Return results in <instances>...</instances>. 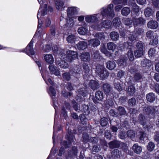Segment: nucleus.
Segmentation results:
<instances>
[{
	"instance_id": "f257e3e1",
	"label": "nucleus",
	"mask_w": 159,
	"mask_h": 159,
	"mask_svg": "<svg viewBox=\"0 0 159 159\" xmlns=\"http://www.w3.org/2000/svg\"><path fill=\"white\" fill-rule=\"evenodd\" d=\"M95 71L96 74L101 78L104 79L109 75V73L106 71V69L102 65L97 64Z\"/></svg>"
},
{
	"instance_id": "f03ea898",
	"label": "nucleus",
	"mask_w": 159,
	"mask_h": 159,
	"mask_svg": "<svg viewBox=\"0 0 159 159\" xmlns=\"http://www.w3.org/2000/svg\"><path fill=\"white\" fill-rule=\"evenodd\" d=\"M113 4H110L108 5L107 9L103 8L102 11V16H104L107 15L112 17L114 16V12L113 10Z\"/></svg>"
},
{
	"instance_id": "7ed1b4c3",
	"label": "nucleus",
	"mask_w": 159,
	"mask_h": 159,
	"mask_svg": "<svg viewBox=\"0 0 159 159\" xmlns=\"http://www.w3.org/2000/svg\"><path fill=\"white\" fill-rule=\"evenodd\" d=\"M66 137L67 140L68 141L69 143H68L67 142L64 141L62 144L64 146L65 148H67L69 147L71 143L72 142H75V137L71 133H68V134H66Z\"/></svg>"
},
{
	"instance_id": "20e7f679",
	"label": "nucleus",
	"mask_w": 159,
	"mask_h": 159,
	"mask_svg": "<svg viewBox=\"0 0 159 159\" xmlns=\"http://www.w3.org/2000/svg\"><path fill=\"white\" fill-rule=\"evenodd\" d=\"M67 54L66 59V61L69 62L72 61L78 57L77 52L69 50L67 51Z\"/></svg>"
},
{
	"instance_id": "39448f33",
	"label": "nucleus",
	"mask_w": 159,
	"mask_h": 159,
	"mask_svg": "<svg viewBox=\"0 0 159 159\" xmlns=\"http://www.w3.org/2000/svg\"><path fill=\"white\" fill-rule=\"evenodd\" d=\"M47 10L46 9H43L40 8L39 10L37 15V17L38 19V28H40L42 25V21H41V24H39V19L42 18V17L44 16L47 14Z\"/></svg>"
},
{
	"instance_id": "423d86ee",
	"label": "nucleus",
	"mask_w": 159,
	"mask_h": 159,
	"mask_svg": "<svg viewBox=\"0 0 159 159\" xmlns=\"http://www.w3.org/2000/svg\"><path fill=\"white\" fill-rule=\"evenodd\" d=\"M108 147L111 149L118 148L120 146V142L116 140H114L108 143Z\"/></svg>"
},
{
	"instance_id": "0eeeda50",
	"label": "nucleus",
	"mask_w": 159,
	"mask_h": 159,
	"mask_svg": "<svg viewBox=\"0 0 159 159\" xmlns=\"http://www.w3.org/2000/svg\"><path fill=\"white\" fill-rule=\"evenodd\" d=\"M116 109L117 111L118 117L122 116H127V112L123 107L119 106L116 108Z\"/></svg>"
},
{
	"instance_id": "6e6552de",
	"label": "nucleus",
	"mask_w": 159,
	"mask_h": 159,
	"mask_svg": "<svg viewBox=\"0 0 159 159\" xmlns=\"http://www.w3.org/2000/svg\"><path fill=\"white\" fill-rule=\"evenodd\" d=\"M56 63L57 65L62 68L66 69L68 68L69 66L67 62L61 60L60 59H57Z\"/></svg>"
},
{
	"instance_id": "1a4fd4ad",
	"label": "nucleus",
	"mask_w": 159,
	"mask_h": 159,
	"mask_svg": "<svg viewBox=\"0 0 159 159\" xmlns=\"http://www.w3.org/2000/svg\"><path fill=\"white\" fill-rule=\"evenodd\" d=\"M33 43L31 41L25 50V52L28 55H33L34 54V52L33 48Z\"/></svg>"
},
{
	"instance_id": "9d476101",
	"label": "nucleus",
	"mask_w": 159,
	"mask_h": 159,
	"mask_svg": "<svg viewBox=\"0 0 159 159\" xmlns=\"http://www.w3.org/2000/svg\"><path fill=\"white\" fill-rule=\"evenodd\" d=\"M87 43L85 41H80L76 44L75 47L79 50H84L87 48Z\"/></svg>"
},
{
	"instance_id": "9b49d317",
	"label": "nucleus",
	"mask_w": 159,
	"mask_h": 159,
	"mask_svg": "<svg viewBox=\"0 0 159 159\" xmlns=\"http://www.w3.org/2000/svg\"><path fill=\"white\" fill-rule=\"evenodd\" d=\"M78 152L77 147L73 146L71 150H69L68 152V155L70 158H73L76 156Z\"/></svg>"
},
{
	"instance_id": "f8f14e48",
	"label": "nucleus",
	"mask_w": 159,
	"mask_h": 159,
	"mask_svg": "<svg viewBox=\"0 0 159 159\" xmlns=\"http://www.w3.org/2000/svg\"><path fill=\"white\" fill-rule=\"evenodd\" d=\"M80 57L81 60L84 61H89L90 60V55L89 52H83L81 53Z\"/></svg>"
},
{
	"instance_id": "ddd939ff",
	"label": "nucleus",
	"mask_w": 159,
	"mask_h": 159,
	"mask_svg": "<svg viewBox=\"0 0 159 159\" xmlns=\"http://www.w3.org/2000/svg\"><path fill=\"white\" fill-rule=\"evenodd\" d=\"M56 8L57 10L62 11L64 9V0H57L55 3Z\"/></svg>"
},
{
	"instance_id": "4468645a",
	"label": "nucleus",
	"mask_w": 159,
	"mask_h": 159,
	"mask_svg": "<svg viewBox=\"0 0 159 159\" xmlns=\"http://www.w3.org/2000/svg\"><path fill=\"white\" fill-rule=\"evenodd\" d=\"M158 23L157 21L154 20H151L148 22V28L152 29L157 28L158 26Z\"/></svg>"
},
{
	"instance_id": "2eb2a0df",
	"label": "nucleus",
	"mask_w": 159,
	"mask_h": 159,
	"mask_svg": "<svg viewBox=\"0 0 159 159\" xmlns=\"http://www.w3.org/2000/svg\"><path fill=\"white\" fill-rule=\"evenodd\" d=\"M99 84L98 82L94 80H91L89 83L90 87L93 90L97 89L99 88Z\"/></svg>"
},
{
	"instance_id": "dca6fc26",
	"label": "nucleus",
	"mask_w": 159,
	"mask_h": 159,
	"mask_svg": "<svg viewBox=\"0 0 159 159\" xmlns=\"http://www.w3.org/2000/svg\"><path fill=\"white\" fill-rule=\"evenodd\" d=\"M49 70L51 72L55 75L58 76L60 74L59 71L57 70L56 67L53 65H50L49 66Z\"/></svg>"
},
{
	"instance_id": "f3484780",
	"label": "nucleus",
	"mask_w": 159,
	"mask_h": 159,
	"mask_svg": "<svg viewBox=\"0 0 159 159\" xmlns=\"http://www.w3.org/2000/svg\"><path fill=\"white\" fill-rule=\"evenodd\" d=\"M88 42L90 45L93 47H97L100 44V42L98 39H92L89 40Z\"/></svg>"
},
{
	"instance_id": "a211bd4d",
	"label": "nucleus",
	"mask_w": 159,
	"mask_h": 159,
	"mask_svg": "<svg viewBox=\"0 0 159 159\" xmlns=\"http://www.w3.org/2000/svg\"><path fill=\"white\" fill-rule=\"evenodd\" d=\"M44 59L48 63L52 64L54 62V59L52 54H46L44 56Z\"/></svg>"
},
{
	"instance_id": "6ab92c4d",
	"label": "nucleus",
	"mask_w": 159,
	"mask_h": 159,
	"mask_svg": "<svg viewBox=\"0 0 159 159\" xmlns=\"http://www.w3.org/2000/svg\"><path fill=\"white\" fill-rule=\"evenodd\" d=\"M67 11L68 17H71L72 15L76 13L77 12V10L75 7H69Z\"/></svg>"
},
{
	"instance_id": "aec40b11",
	"label": "nucleus",
	"mask_w": 159,
	"mask_h": 159,
	"mask_svg": "<svg viewBox=\"0 0 159 159\" xmlns=\"http://www.w3.org/2000/svg\"><path fill=\"white\" fill-rule=\"evenodd\" d=\"M87 93V91L85 88H81L79 89L77 96L80 98L81 96L85 97Z\"/></svg>"
},
{
	"instance_id": "412c9836",
	"label": "nucleus",
	"mask_w": 159,
	"mask_h": 159,
	"mask_svg": "<svg viewBox=\"0 0 159 159\" xmlns=\"http://www.w3.org/2000/svg\"><path fill=\"white\" fill-rule=\"evenodd\" d=\"M103 89L105 94L109 93L111 89L110 85L108 83L104 84H103Z\"/></svg>"
},
{
	"instance_id": "4be33fe9",
	"label": "nucleus",
	"mask_w": 159,
	"mask_h": 159,
	"mask_svg": "<svg viewBox=\"0 0 159 159\" xmlns=\"http://www.w3.org/2000/svg\"><path fill=\"white\" fill-rule=\"evenodd\" d=\"M143 110L147 114L153 113L155 111V109L153 107L148 106H146Z\"/></svg>"
},
{
	"instance_id": "5701e85b",
	"label": "nucleus",
	"mask_w": 159,
	"mask_h": 159,
	"mask_svg": "<svg viewBox=\"0 0 159 159\" xmlns=\"http://www.w3.org/2000/svg\"><path fill=\"white\" fill-rule=\"evenodd\" d=\"M76 37L73 34L69 35L66 38V40L69 43H75L76 40Z\"/></svg>"
},
{
	"instance_id": "b1692460",
	"label": "nucleus",
	"mask_w": 159,
	"mask_h": 159,
	"mask_svg": "<svg viewBox=\"0 0 159 159\" xmlns=\"http://www.w3.org/2000/svg\"><path fill=\"white\" fill-rule=\"evenodd\" d=\"M111 39L114 41H116L118 39L119 34L118 33L115 31L111 32L110 34Z\"/></svg>"
},
{
	"instance_id": "393cba45",
	"label": "nucleus",
	"mask_w": 159,
	"mask_h": 159,
	"mask_svg": "<svg viewBox=\"0 0 159 159\" xmlns=\"http://www.w3.org/2000/svg\"><path fill=\"white\" fill-rule=\"evenodd\" d=\"M116 66L114 61H110L107 63V67L110 70L113 69Z\"/></svg>"
},
{
	"instance_id": "a878e982",
	"label": "nucleus",
	"mask_w": 159,
	"mask_h": 159,
	"mask_svg": "<svg viewBox=\"0 0 159 159\" xmlns=\"http://www.w3.org/2000/svg\"><path fill=\"white\" fill-rule=\"evenodd\" d=\"M112 156L114 159L120 158V154L119 151L117 149H114L112 152Z\"/></svg>"
},
{
	"instance_id": "bb28decb",
	"label": "nucleus",
	"mask_w": 159,
	"mask_h": 159,
	"mask_svg": "<svg viewBox=\"0 0 159 159\" xmlns=\"http://www.w3.org/2000/svg\"><path fill=\"white\" fill-rule=\"evenodd\" d=\"M147 100L150 102H153L155 99V95L152 93H150L148 94L146 96Z\"/></svg>"
},
{
	"instance_id": "cd10ccee",
	"label": "nucleus",
	"mask_w": 159,
	"mask_h": 159,
	"mask_svg": "<svg viewBox=\"0 0 159 159\" xmlns=\"http://www.w3.org/2000/svg\"><path fill=\"white\" fill-rule=\"evenodd\" d=\"M135 88L133 85L129 86L127 89V93L129 95H132L135 92Z\"/></svg>"
},
{
	"instance_id": "c85d7f7f",
	"label": "nucleus",
	"mask_w": 159,
	"mask_h": 159,
	"mask_svg": "<svg viewBox=\"0 0 159 159\" xmlns=\"http://www.w3.org/2000/svg\"><path fill=\"white\" fill-rule=\"evenodd\" d=\"M144 13L146 17H149L152 15L153 11L151 8H148L145 10Z\"/></svg>"
},
{
	"instance_id": "c756f323",
	"label": "nucleus",
	"mask_w": 159,
	"mask_h": 159,
	"mask_svg": "<svg viewBox=\"0 0 159 159\" xmlns=\"http://www.w3.org/2000/svg\"><path fill=\"white\" fill-rule=\"evenodd\" d=\"M95 97L98 100H102L103 98V92L102 91H97L95 93Z\"/></svg>"
},
{
	"instance_id": "7c9ffc66",
	"label": "nucleus",
	"mask_w": 159,
	"mask_h": 159,
	"mask_svg": "<svg viewBox=\"0 0 159 159\" xmlns=\"http://www.w3.org/2000/svg\"><path fill=\"white\" fill-rule=\"evenodd\" d=\"M130 9L126 7L123 8L121 11V13L122 15L124 16H127L130 13Z\"/></svg>"
},
{
	"instance_id": "2f4dec72",
	"label": "nucleus",
	"mask_w": 159,
	"mask_h": 159,
	"mask_svg": "<svg viewBox=\"0 0 159 159\" xmlns=\"http://www.w3.org/2000/svg\"><path fill=\"white\" fill-rule=\"evenodd\" d=\"M101 24L102 27L106 28H109L111 26V22L109 20H107L102 22Z\"/></svg>"
},
{
	"instance_id": "473e14b6",
	"label": "nucleus",
	"mask_w": 159,
	"mask_h": 159,
	"mask_svg": "<svg viewBox=\"0 0 159 159\" xmlns=\"http://www.w3.org/2000/svg\"><path fill=\"white\" fill-rule=\"evenodd\" d=\"M114 85L116 89H117L119 91H121L122 90V89L120 86V82L119 80L117 79L115 80Z\"/></svg>"
},
{
	"instance_id": "72a5a7b5",
	"label": "nucleus",
	"mask_w": 159,
	"mask_h": 159,
	"mask_svg": "<svg viewBox=\"0 0 159 159\" xmlns=\"http://www.w3.org/2000/svg\"><path fill=\"white\" fill-rule=\"evenodd\" d=\"M116 46L113 43L110 42L107 44V48L109 50L114 51L116 48Z\"/></svg>"
},
{
	"instance_id": "f704fd0d",
	"label": "nucleus",
	"mask_w": 159,
	"mask_h": 159,
	"mask_svg": "<svg viewBox=\"0 0 159 159\" xmlns=\"http://www.w3.org/2000/svg\"><path fill=\"white\" fill-rule=\"evenodd\" d=\"M113 25L117 27H119V25L121 24V21L120 19L119 18H115L113 20Z\"/></svg>"
},
{
	"instance_id": "c9c22d12",
	"label": "nucleus",
	"mask_w": 159,
	"mask_h": 159,
	"mask_svg": "<svg viewBox=\"0 0 159 159\" xmlns=\"http://www.w3.org/2000/svg\"><path fill=\"white\" fill-rule=\"evenodd\" d=\"M154 38H152V39L150 41V44L153 46L155 45L158 44V38L157 35H155Z\"/></svg>"
},
{
	"instance_id": "e433bc0d",
	"label": "nucleus",
	"mask_w": 159,
	"mask_h": 159,
	"mask_svg": "<svg viewBox=\"0 0 159 159\" xmlns=\"http://www.w3.org/2000/svg\"><path fill=\"white\" fill-rule=\"evenodd\" d=\"M155 35H157L156 34L154 33V32L151 30L148 31L146 34V36L150 39L154 38L155 36Z\"/></svg>"
},
{
	"instance_id": "4c0bfd02",
	"label": "nucleus",
	"mask_w": 159,
	"mask_h": 159,
	"mask_svg": "<svg viewBox=\"0 0 159 159\" xmlns=\"http://www.w3.org/2000/svg\"><path fill=\"white\" fill-rule=\"evenodd\" d=\"M123 23L125 25L129 26L131 25L133 22L129 18H124L123 19Z\"/></svg>"
},
{
	"instance_id": "58836bf2",
	"label": "nucleus",
	"mask_w": 159,
	"mask_h": 159,
	"mask_svg": "<svg viewBox=\"0 0 159 159\" xmlns=\"http://www.w3.org/2000/svg\"><path fill=\"white\" fill-rule=\"evenodd\" d=\"M90 137L87 133H84L83 134V141L84 142L87 143L89 141Z\"/></svg>"
},
{
	"instance_id": "ea45409f",
	"label": "nucleus",
	"mask_w": 159,
	"mask_h": 159,
	"mask_svg": "<svg viewBox=\"0 0 159 159\" xmlns=\"http://www.w3.org/2000/svg\"><path fill=\"white\" fill-rule=\"evenodd\" d=\"M145 44L144 43H140V56L143 54L145 51Z\"/></svg>"
},
{
	"instance_id": "a19ab883",
	"label": "nucleus",
	"mask_w": 159,
	"mask_h": 159,
	"mask_svg": "<svg viewBox=\"0 0 159 159\" xmlns=\"http://www.w3.org/2000/svg\"><path fill=\"white\" fill-rule=\"evenodd\" d=\"M78 33L81 35H85L87 32V29L84 27H81L78 30Z\"/></svg>"
},
{
	"instance_id": "79ce46f5",
	"label": "nucleus",
	"mask_w": 159,
	"mask_h": 159,
	"mask_svg": "<svg viewBox=\"0 0 159 159\" xmlns=\"http://www.w3.org/2000/svg\"><path fill=\"white\" fill-rule=\"evenodd\" d=\"M63 78L67 81L70 80L71 79L70 74L69 72H65L62 74Z\"/></svg>"
},
{
	"instance_id": "37998d69",
	"label": "nucleus",
	"mask_w": 159,
	"mask_h": 159,
	"mask_svg": "<svg viewBox=\"0 0 159 159\" xmlns=\"http://www.w3.org/2000/svg\"><path fill=\"white\" fill-rule=\"evenodd\" d=\"M127 134L128 137L131 139L134 138L135 135L134 131L132 130L128 131Z\"/></svg>"
},
{
	"instance_id": "c03bdc74",
	"label": "nucleus",
	"mask_w": 159,
	"mask_h": 159,
	"mask_svg": "<svg viewBox=\"0 0 159 159\" xmlns=\"http://www.w3.org/2000/svg\"><path fill=\"white\" fill-rule=\"evenodd\" d=\"M150 61L148 60L145 59H143L142 61L141 65L142 66L146 67L149 66V65Z\"/></svg>"
},
{
	"instance_id": "a18cd8bd",
	"label": "nucleus",
	"mask_w": 159,
	"mask_h": 159,
	"mask_svg": "<svg viewBox=\"0 0 159 159\" xmlns=\"http://www.w3.org/2000/svg\"><path fill=\"white\" fill-rule=\"evenodd\" d=\"M108 120L107 118H102L100 121V124L102 126H105L107 124Z\"/></svg>"
},
{
	"instance_id": "49530a36",
	"label": "nucleus",
	"mask_w": 159,
	"mask_h": 159,
	"mask_svg": "<svg viewBox=\"0 0 159 159\" xmlns=\"http://www.w3.org/2000/svg\"><path fill=\"white\" fill-rule=\"evenodd\" d=\"M95 37L98 39L103 40L105 38V36L103 33H97L95 35Z\"/></svg>"
},
{
	"instance_id": "de8ad7c7",
	"label": "nucleus",
	"mask_w": 159,
	"mask_h": 159,
	"mask_svg": "<svg viewBox=\"0 0 159 159\" xmlns=\"http://www.w3.org/2000/svg\"><path fill=\"white\" fill-rule=\"evenodd\" d=\"M79 117L81 123L83 125L86 124L87 120L85 115L83 114H81L80 116Z\"/></svg>"
},
{
	"instance_id": "09e8293b",
	"label": "nucleus",
	"mask_w": 159,
	"mask_h": 159,
	"mask_svg": "<svg viewBox=\"0 0 159 159\" xmlns=\"http://www.w3.org/2000/svg\"><path fill=\"white\" fill-rule=\"evenodd\" d=\"M154 144L152 142H150L147 146V149L149 151L151 152L154 149Z\"/></svg>"
},
{
	"instance_id": "8fccbe9b",
	"label": "nucleus",
	"mask_w": 159,
	"mask_h": 159,
	"mask_svg": "<svg viewBox=\"0 0 159 159\" xmlns=\"http://www.w3.org/2000/svg\"><path fill=\"white\" fill-rule=\"evenodd\" d=\"M128 56L130 61H132L134 60V57L133 51L131 49H129L128 52Z\"/></svg>"
},
{
	"instance_id": "3c124183",
	"label": "nucleus",
	"mask_w": 159,
	"mask_h": 159,
	"mask_svg": "<svg viewBox=\"0 0 159 159\" xmlns=\"http://www.w3.org/2000/svg\"><path fill=\"white\" fill-rule=\"evenodd\" d=\"M51 49V46L49 45H46L43 47V49L45 52H49Z\"/></svg>"
},
{
	"instance_id": "603ef678",
	"label": "nucleus",
	"mask_w": 159,
	"mask_h": 159,
	"mask_svg": "<svg viewBox=\"0 0 159 159\" xmlns=\"http://www.w3.org/2000/svg\"><path fill=\"white\" fill-rule=\"evenodd\" d=\"M49 92H50L51 93V95L53 97L54 96L55 97L56 96V91L54 89V88H53L52 86H50L49 89ZM53 98V97L52 98Z\"/></svg>"
},
{
	"instance_id": "864d4df0",
	"label": "nucleus",
	"mask_w": 159,
	"mask_h": 159,
	"mask_svg": "<svg viewBox=\"0 0 159 159\" xmlns=\"http://www.w3.org/2000/svg\"><path fill=\"white\" fill-rule=\"evenodd\" d=\"M74 25L73 19H70L67 20V25L68 27H70L73 26Z\"/></svg>"
},
{
	"instance_id": "5fc2aeb1",
	"label": "nucleus",
	"mask_w": 159,
	"mask_h": 159,
	"mask_svg": "<svg viewBox=\"0 0 159 159\" xmlns=\"http://www.w3.org/2000/svg\"><path fill=\"white\" fill-rule=\"evenodd\" d=\"M133 149L135 152L137 154H139V148L138 144H134L133 146Z\"/></svg>"
},
{
	"instance_id": "6e6d98bb",
	"label": "nucleus",
	"mask_w": 159,
	"mask_h": 159,
	"mask_svg": "<svg viewBox=\"0 0 159 159\" xmlns=\"http://www.w3.org/2000/svg\"><path fill=\"white\" fill-rule=\"evenodd\" d=\"M72 103L73 107L75 111H77L80 110V107L79 106H78V104L77 102L75 101H73Z\"/></svg>"
},
{
	"instance_id": "4d7b16f0",
	"label": "nucleus",
	"mask_w": 159,
	"mask_h": 159,
	"mask_svg": "<svg viewBox=\"0 0 159 159\" xmlns=\"http://www.w3.org/2000/svg\"><path fill=\"white\" fill-rule=\"evenodd\" d=\"M92 56L95 59L98 58L100 56L99 51L98 50L94 51L92 53Z\"/></svg>"
},
{
	"instance_id": "13d9d810",
	"label": "nucleus",
	"mask_w": 159,
	"mask_h": 159,
	"mask_svg": "<svg viewBox=\"0 0 159 159\" xmlns=\"http://www.w3.org/2000/svg\"><path fill=\"white\" fill-rule=\"evenodd\" d=\"M56 28L55 26L52 25L50 28L51 34L53 36H55L56 34Z\"/></svg>"
},
{
	"instance_id": "bf43d9fd",
	"label": "nucleus",
	"mask_w": 159,
	"mask_h": 159,
	"mask_svg": "<svg viewBox=\"0 0 159 159\" xmlns=\"http://www.w3.org/2000/svg\"><path fill=\"white\" fill-rule=\"evenodd\" d=\"M110 113L111 116L114 117H118L117 112H116L114 110H111L110 111Z\"/></svg>"
},
{
	"instance_id": "052dcab7",
	"label": "nucleus",
	"mask_w": 159,
	"mask_h": 159,
	"mask_svg": "<svg viewBox=\"0 0 159 159\" xmlns=\"http://www.w3.org/2000/svg\"><path fill=\"white\" fill-rule=\"evenodd\" d=\"M106 103L110 106H112L114 104L112 99L110 98L107 99Z\"/></svg>"
},
{
	"instance_id": "680f3d73",
	"label": "nucleus",
	"mask_w": 159,
	"mask_h": 159,
	"mask_svg": "<svg viewBox=\"0 0 159 159\" xmlns=\"http://www.w3.org/2000/svg\"><path fill=\"white\" fill-rule=\"evenodd\" d=\"M123 45L125 48H129L130 49L132 44L131 43L127 42L124 43Z\"/></svg>"
},
{
	"instance_id": "e2e57ef3",
	"label": "nucleus",
	"mask_w": 159,
	"mask_h": 159,
	"mask_svg": "<svg viewBox=\"0 0 159 159\" xmlns=\"http://www.w3.org/2000/svg\"><path fill=\"white\" fill-rule=\"evenodd\" d=\"M155 50L154 48L150 49L148 52L149 56L152 57L153 56L155 53Z\"/></svg>"
},
{
	"instance_id": "0e129e2a",
	"label": "nucleus",
	"mask_w": 159,
	"mask_h": 159,
	"mask_svg": "<svg viewBox=\"0 0 159 159\" xmlns=\"http://www.w3.org/2000/svg\"><path fill=\"white\" fill-rule=\"evenodd\" d=\"M133 11L136 13H138L139 11V7L135 4L133 5Z\"/></svg>"
},
{
	"instance_id": "69168bd1",
	"label": "nucleus",
	"mask_w": 159,
	"mask_h": 159,
	"mask_svg": "<svg viewBox=\"0 0 159 159\" xmlns=\"http://www.w3.org/2000/svg\"><path fill=\"white\" fill-rule=\"evenodd\" d=\"M121 148L124 151H126L127 149V146L125 143H122L120 142V146Z\"/></svg>"
},
{
	"instance_id": "338daca9",
	"label": "nucleus",
	"mask_w": 159,
	"mask_h": 159,
	"mask_svg": "<svg viewBox=\"0 0 159 159\" xmlns=\"http://www.w3.org/2000/svg\"><path fill=\"white\" fill-rule=\"evenodd\" d=\"M152 3L156 8H159V0H152Z\"/></svg>"
},
{
	"instance_id": "774afa93",
	"label": "nucleus",
	"mask_w": 159,
	"mask_h": 159,
	"mask_svg": "<svg viewBox=\"0 0 159 159\" xmlns=\"http://www.w3.org/2000/svg\"><path fill=\"white\" fill-rule=\"evenodd\" d=\"M118 65L119 66H122L124 65V59H120L118 60Z\"/></svg>"
}]
</instances>
